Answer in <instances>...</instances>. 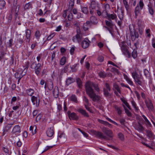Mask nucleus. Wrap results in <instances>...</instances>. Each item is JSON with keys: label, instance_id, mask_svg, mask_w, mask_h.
Segmentation results:
<instances>
[{"label": "nucleus", "instance_id": "nucleus-1", "mask_svg": "<svg viewBox=\"0 0 155 155\" xmlns=\"http://www.w3.org/2000/svg\"><path fill=\"white\" fill-rule=\"evenodd\" d=\"M93 87L97 91H100V89L97 84H95L91 81H87L85 84L86 93L93 101H98L100 100V97L96 94L92 88Z\"/></svg>", "mask_w": 155, "mask_h": 155}, {"label": "nucleus", "instance_id": "nucleus-2", "mask_svg": "<svg viewBox=\"0 0 155 155\" xmlns=\"http://www.w3.org/2000/svg\"><path fill=\"white\" fill-rule=\"evenodd\" d=\"M101 129L103 132L106 134L107 136V137L104 135V134L101 132L96 131L95 134L97 137L100 138L107 140H109L110 138H112L113 137V133L111 130L104 127L102 128Z\"/></svg>", "mask_w": 155, "mask_h": 155}, {"label": "nucleus", "instance_id": "nucleus-3", "mask_svg": "<svg viewBox=\"0 0 155 155\" xmlns=\"http://www.w3.org/2000/svg\"><path fill=\"white\" fill-rule=\"evenodd\" d=\"M128 47L124 42H122L121 45V50L123 53L128 58L131 57L130 53L128 50Z\"/></svg>", "mask_w": 155, "mask_h": 155}, {"label": "nucleus", "instance_id": "nucleus-4", "mask_svg": "<svg viewBox=\"0 0 155 155\" xmlns=\"http://www.w3.org/2000/svg\"><path fill=\"white\" fill-rule=\"evenodd\" d=\"M31 68L32 69H35L36 74L38 75L41 71L42 66L39 63L36 64L35 62H33L31 65Z\"/></svg>", "mask_w": 155, "mask_h": 155}, {"label": "nucleus", "instance_id": "nucleus-5", "mask_svg": "<svg viewBox=\"0 0 155 155\" xmlns=\"http://www.w3.org/2000/svg\"><path fill=\"white\" fill-rule=\"evenodd\" d=\"M82 35L80 32V30H77V34L73 37V41L75 42H77L78 43H80L82 40Z\"/></svg>", "mask_w": 155, "mask_h": 155}, {"label": "nucleus", "instance_id": "nucleus-6", "mask_svg": "<svg viewBox=\"0 0 155 155\" xmlns=\"http://www.w3.org/2000/svg\"><path fill=\"white\" fill-rule=\"evenodd\" d=\"M28 67H26L23 70L22 69H20V70H18V72H16L15 74V77L17 78H21L24 76L27 71Z\"/></svg>", "mask_w": 155, "mask_h": 155}, {"label": "nucleus", "instance_id": "nucleus-7", "mask_svg": "<svg viewBox=\"0 0 155 155\" xmlns=\"http://www.w3.org/2000/svg\"><path fill=\"white\" fill-rule=\"evenodd\" d=\"M139 121H138L137 123L135 124L134 127L138 131H141L144 130V128L142 125L140 124V122L143 120V119L140 117H138Z\"/></svg>", "mask_w": 155, "mask_h": 155}, {"label": "nucleus", "instance_id": "nucleus-8", "mask_svg": "<svg viewBox=\"0 0 155 155\" xmlns=\"http://www.w3.org/2000/svg\"><path fill=\"white\" fill-rule=\"evenodd\" d=\"M105 85V88H103V91L104 95L107 97L110 95V91L111 88L108 83H106Z\"/></svg>", "mask_w": 155, "mask_h": 155}, {"label": "nucleus", "instance_id": "nucleus-9", "mask_svg": "<svg viewBox=\"0 0 155 155\" xmlns=\"http://www.w3.org/2000/svg\"><path fill=\"white\" fill-rule=\"evenodd\" d=\"M67 114L70 119L73 120H78V117L75 113L74 112L71 113L70 111H68Z\"/></svg>", "mask_w": 155, "mask_h": 155}, {"label": "nucleus", "instance_id": "nucleus-10", "mask_svg": "<svg viewBox=\"0 0 155 155\" xmlns=\"http://www.w3.org/2000/svg\"><path fill=\"white\" fill-rule=\"evenodd\" d=\"M129 29L131 39L133 41H134L135 40L136 38H138L139 37V35L135 30H130V28Z\"/></svg>", "mask_w": 155, "mask_h": 155}, {"label": "nucleus", "instance_id": "nucleus-11", "mask_svg": "<svg viewBox=\"0 0 155 155\" xmlns=\"http://www.w3.org/2000/svg\"><path fill=\"white\" fill-rule=\"evenodd\" d=\"M58 140L61 142H64L66 140V137L64 133H58Z\"/></svg>", "mask_w": 155, "mask_h": 155}, {"label": "nucleus", "instance_id": "nucleus-12", "mask_svg": "<svg viewBox=\"0 0 155 155\" xmlns=\"http://www.w3.org/2000/svg\"><path fill=\"white\" fill-rule=\"evenodd\" d=\"M90 43V41L87 38H85L81 42V46L83 48L85 49L87 48Z\"/></svg>", "mask_w": 155, "mask_h": 155}, {"label": "nucleus", "instance_id": "nucleus-13", "mask_svg": "<svg viewBox=\"0 0 155 155\" xmlns=\"http://www.w3.org/2000/svg\"><path fill=\"white\" fill-rule=\"evenodd\" d=\"M145 104L150 111H152L153 110V106L151 101L149 100L148 101H146Z\"/></svg>", "mask_w": 155, "mask_h": 155}, {"label": "nucleus", "instance_id": "nucleus-14", "mask_svg": "<svg viewBox=\"0 0 155 155\" xmlns=\"http://www.w3.org/2000/svg\"><path fill=\"white\" fill-rule=\"evenodd\" d=\"M31 101L33 104L36 107H38L39 104V101L37 102V97L35 96H32L31 97Z\"/></svg>", "mask_w": 155, "mask_h": 155}, {"label": "nucleus", "instance_id": "nucleus-15", "mask_svg": "<svg viewBox=\"0 0 155 155\" xmlns=\"http://www.w3.org/2000/svg\"><path fill=\"white\" fill-rule=\"evenodd\" d=\"M54 134V130L53 128L51 127L48 128L46 131V134L47 136L49 137H52Z\"/></svg>", "mask_w": 155, "mask_h": 155}, {"label": "nucleus", "instance_id": "nucleus-16", "mask_svg": "<svg viewBox=\"0 0 155 155\" xmlns=\"http://www.w3.org/2000/svg\"><path fill=\"white\" fill-rule=\"evenodd\" d=\"M53 96L55 98H57L58 97L59 91L58 88L57 87H54L53 91Z\"/></svg>", "mask_w": 155, "mask_h": 155}, {"label": "nucleus", "instance_id": "nucleus-17", "mask_svg": "<svg viewBox=\"0 0 155 155\" xmlns=\"http://www.w3.org/2000/svg\"><path fill=\"white\" fill-rule=\"evenodd\" d=\"M21 132L20 127L18 125H16L15 126L12 130V132L14 133L17 134Z\"/></svg>", "mask_w": 155, "mask_h": 155}, {"label": "nucleus", "instance_id": "nucleus-18", "mask_svg": "<svg viewBox=\"0 0 155 155\" xmlns=\"http://www.w3.org/2000/svg\"><path fill=\"white\" fill-rule=\"evenodd\" d=\"M117 18V16L116 14L113 13L112 14H109L107 15V18L109 20H114L116 19Z\"/></svg>", "mask_w": 155, "mask_h": 155}, {"label": "nucleus", "instance_id": "nucleus-19", "mask_svg": "<svg viewBox=\"0 0 155 155\" xmlns=\"http://www.w3.org/2000/svg\"><path fill=\"white\" fill-rule=\"evenodd\" d=\"M98 6L95 2H91L90 9H92L93 10H96L97 9Z\"/></svg>", "mask_w": 155, "mask_h": 155}, {"label": "nucleus", "instance_id": "nucleus-20", "mask_svg": "<svg viewBox=\"0 0 155 155\" xmlns=\"http://www.w3.org/2000/svg\"><path fill=\"white\" fill-rule=\"evenodd\" d=\"M135 16L136 18L137 16L140 14V7L138 5L135 8Z\"/></svg>", "mask_w": 155, "mask_h": 155}, {"label": "nucleus", "instance_id": "nucleus-21", "mask_svg": "<svg viewBox=\"0 0 155 155\" xmlns=\"http://www.w3.org/2000/svg\"><path fill=\"white\" fill-rule=\"evenodd\" d=\"M78 111L80 113L84 115V117H89V116L87 113L86 111L82 109H80L78 110Z\"/></svg>", "mask_w": 155, "mask_h": 155}, {"label": "nucleus", "instance_id": "nucleus-22", "mask_svg": "<svg viewBox=\"0 0 155 155\" xmlns=\"http://www.w3.org/2000/svg\"><path fill=\"white\" fill-rule=\"evenodd\" d=\"M74 81V80L73 78L71 77L68 78L66 81V84L67 85H69L73 83Z\"/></svg>", "mask_w": 155, "mask_h": 155}, {"label": "nucleus", "instance_id": "nucleus-23", "mask_svg": "<svg viewBox=\"0 0 155 155\" xmlns=\"http://www.w3.org/2000/svg\"><path fill=\"white\" fill-rule=\"evenodd\" d=\"M124 78L128 84L131 85H133V83L132 81L126 75H124Z\"/></svg>", "mask_w": 155, "mask_h": 155}, {"label": "nucleus", "instance_id": "nucleus-24", "mask_svg": "<svg viewBox=\"0 0 155 155\" xmlns=\"http://www.w3.org/2000/svg\"><path fill=\"white\" fill-rule=\"evenodd\" d=\"M132 75L134 80L138 78H140V77H139V75L136 72L132 73Z\"/></svg>", "mask_w": 155, "mask_h": 155}, {"label": "nucleus", "instance_id": "nucleus-25", "mask_svg": "<svg viewBox=\"0 0 155 155\" xmlns=\"http://www.w3.org/2000/svg\"><path fill=\"white\" fill-rule=\"evenodd\" d=\"M26 92L28 95L30 96H32L34 94V91L33 89L30 88L28 89H27L26 90Z\"/></svg>", "mask_w": 155, "mask_h": 155}, {"label": "nucleus", "instance_id": "nucleus-26", "mask_svg": "<svg viewBox=\"0 0 155 155\" xmlns=\"http://www.w3.org/2000/svg\"><path fill=\"white\" fill-rule=\"evenodd\" d=\"M78 87L81 88L82 85V84L81 79L79 78H77L76 79Z\"/></svg>", "mask_w": 155, "mask_h": 155}, {"label": "nucleus", "instance_id": "nucleus-27", "mask_svg": "<svg viewBox=\"0 0 155 155\" xmlns=\"http://www.w3.org/2000/svg\"><path fill=\"white\" fill-rule=\"evenodd\" d=\"M90 21L92 24H95L97 23V20L96 18L93 16H91L90 18Z\"/></svg>", "mask_w": 155, "mask_h": 155}, {"label": "nucleus", "instance_id": "nucleus-28", "mask_svg": "<svg viewBox=\"0 0 155 155\" xmlns=\"http://www.w3.org/2000/svg\"><path fill=\"white\" fill-rule=\"evenodd\" d=\"M53 87V83L52 81H49L48 83V87L49 90H51Z\"/></svg>", "mask_w": 155, "mask_h": 155}, {"label": "nucleus", "instance_id": "nucleus-29", "mask_svg": "<svg viewBox=\"0 0 155 155\" xmlns=\"http://www.w3.org/2000/svg\"><path fill=\"white\" fill-rule=\"evenodd\" d=\"M98 75L101 78H104L107 76V74L102 71H100L98 73Z\"/></svg>", "mask_w": 155, "mask_h": 155}, {"label": "nucleus", "instance_id": "nucleus-30", "mask_svg": "<svg viewBox=\"0 0 155 155\" xmlns=\"http://www.w3.org/2000/svg\"><path fill=\"white\" fill-rule=\"evenodd\" d=\"M5 5V2L4 0H0V9H2Z\"/></svg>", "mask_w": 155, "mask_h": 155}, {"label": "nucleus", "instance_id": "nucleus-31", "mask_svg": "<svg viewBox=\"0 0 155 155\" xmlns=\"http://www.w3.org/2000/svg\"><path fill=\"white\" fill-rule=\"evenodd\" d=\"M70 100L74 102L77 103V101L76 96L74 95H72L70 97Z\"/></svg>", "mask_w": 155, "mask_h": 155}, {"label": "nucleus", "instance_id": "nucleus-32", "mask_svg": "<svg viewBox=\"0 0 155 155\" xmlns=\"http://www.w3.org/2000/svg\"><path fill=\"white\" fill-rule=\"evenodd\" d=\"M31 35V31L29 29H27L26 32V38L27 39L30 38Z\"/></svg>", "mask_w": 155, "mask_h": 155}, {"label": "nucleus", "instance_id": "nucleus-33", "mask_svg": "<svg viewBox=\"0 0 155 155\" xmlns=\"http://www.w3.org/2000/svg\"><path fill=\"white\" fill-rule=\"evenodd\" d=\"M105 21L106 25L107 26L110 27H111L112 26V21L111 20L110 21L106 20Z\"/></svg>", "mask_w": 155, "mask_h": 155}, {"label": "nucleus", "instance_id": "nucleus-34", "mask_svg": "<svg viewBox=\"0 0 155 155\" xmlns=\"http://www.w3.org/2000/svg\"><path fill=\"white\" fill-rule=\"evenodd\" d=\"M66 61V58L65 57H63L61 60L60 64L62 65H63L64 64Z\"/></svg>", "mask_w": 155, "mask_h": 155}, {"label": "nucleus", "instance_id": "nucleus-35", "mask_svg": "<svg viewBox=\"0 0 155 155\" xmlns=\"http://www.w3.org/2000/svg\"><path fill=\"white\" fill-rule=\"evenodd\" d=\"M148 9L149 10L150 13L152 15H153L154 13V11L151 5H148Z\"/></svg>", "mask_w": 155, "mask_h": 155}, {"label": "nucleus", "instance_id": "nucleus-36", "mask_svg": "<svg viewBox=\"0 0 155 155\" xmlns=\"http://www.w3.org/2000/svg\"><path fill=\"white\" fill-rule=\"evenodd\" d=\"M142 117L144 119L145 121H146V125L149 126L151 125V124L150 122L149 121V120L147 119V117L144 115H143Z\"/></svg>", "mask_w": 155, "mask_h": 155}, {"label": "nucleus", "instance_id": "nucleus-37", "mask_svg": "<svg viewBox=\"0 0 155 155\" xmlns=\"http://www.w3.org/2000/svg\"><path fill=\"white\" fill-rule=\"evenodd\" d=\"M114 88L117 90L118 92L120 94L121 91L120 88L119 87L118 85L116 84H114Z\"/></svg>", "mask_w": 155, "mask_h": 155}, {"label": "nucleus", "instance_id": "nucleus-38", "mask_svg": "<svg viewBox=\"0 0 155 155\" xmlns=\"http://www.w3.org/2000/svg\"><path fill=\"white\" fill-rule=\"evenodd\" d=\"M118 136L119 138L122 140H124V135L121 132H119L118 134Z\"/></svg>", "mask_w": 155, "mask_h": 155}, {"label": "nucleus", "instance_id": "nucleus-39", "mask_svg": "<svg viewBox=\"0 0 155 155\" xmlns=\"http://www.w3.org/2000/svg\"><path fill=\"white\" fill-rule=\"evenodd\" d=\"M82 12L84 14H87L88 13V11L87 7H84L81 8Z\"/></svg>", "mask_w": 155, "mask_h": 155}, {"label": "nucleus", "instance_id": "nucleus-40", "mask_svg": "<svg viewBox=\"0 0 155 155\" xmlns=\"http://www.w3.org/2000/svg\"><path fill=\"white\" fill-rule=\"evenodd\" d=\"M132 56L134 58H136L137 56V52L136 50H133L132 53Z\"/></svg>", "mask_w": 155, "mask_h": 155}, {"label": "nucleus", "instance_id": "nucleus-41", "mask_svg": "<svg viewBox=\"0 0 155 155\" xmlns=\"http://www.w3.org/2000/svg\"><path fill=\"white\" fill-rule=\"evenodd\" d=\"M109 14L107 13L106 10H104L102 11L101 13V15L104 17H107V15Z\"/></svg>", "mask_w": 155, "mask_h": 155}, {"label": "nucleus", "instance_id": "nucleus-42", "mask_svg": "<svg viewBox=\"0 0 155 155\" xmlns=\"http://www.w3.org/2000/svg\"><path fill=\"white\" fill-rule=\"evenodd\" d=\"M31 4L30 3H28L25 4L24 6L25 9H29L30 8H31Z\"/></svg>", "mask_w": 155, "mask_h": 155}, {"label": "nucleus", "instance_id": "nucleus-43", "mask_svg": "<svg viewBox=\"0 0 155 155\" xmlns=\"http://www.w3.org/2000/svg\"><path fill=\"white\" fill-rule=\"evenodd\" d=\"M131 103L133 106L134 107L135 109V110L137 111L138 110V107L136 106V103L134 101H131Z\"/></svg>", "mask_w": 155, "mask_h": 155}, {"label": "nucleus", "instance_id": "nucleus-44", "mask_svg": "<svg viewBox=\"0 0 155 155\" xmlns=\"http://www.w3.org/2000/svg\"><path fill=\"white\" fill-rule=\"evenodd\" d=\"M13 124H7L5 127V129H6L8 131L12 127V126Z\"/></svg>", "mask_w": 155, "mask_h": 155}, {"label": "nucleus", "instance_id": "nucleus-45", "mask_svg": "<svg viewBox=\"0 0 155 155\" xmlns=\"http://www.w3.org/2000/svg\"><path fill=\"white\" fill-rule=\"evenodd\" d=\"M68 19L69 21H71L73 18V15L72 13L70 12L68 16Z\"/></svg>", "mask_w": 155, "mask_h": 155}, {"label": "nucleus", "instance_id": "nucleus-46", "mask_svg": "<svg viewBox=\"0 0 155 155\" xmlns=\"http://www.w3.org/2000/svg\"><path fill=\"white\" fill-rule=\"evenodd\" d=\"M124 107L125 110V112L126 113L127 115L128 116H131V113L127 108H126L124 106Z\"/></svg>", "mask_w": 155, "mask_h": 155}, {"label": "nucleus", "instance_id": "nucleus-47", "mask_svg": "<svg viewBox=\"0 0 155 155\" xmlns=\"http://www.w3.org/2000/svg\"><path fill=\"white\" fill-rule=\"evenodd\" d=\"M99 122L101 124H104L105 125H110L108 122L106 121H104L102 120H100Z\"/></svg>", "mask_w": 155, "mask_h": 155}, {"label": "nucleus", "instance_id": "nucleus-48", "mask_svg": "<svg viewBox=\"0 0 155 155\" xmlns=\"http://www.w3.org/2000/svg\"><path fill=\"white\" fill-rule=\"evenodd\" d=\"M137 25L139 28H142L143 25H142V21L140 19H138L137 21Z\"/></svg>", "mask_w": 155, "mask_h": 155}, {"label": "nucleus", "instance_id": "nucleus-49", "mask_svg": "<svg viewBox=\"0 0 155 155\" xmlns=\"http://www.w3.org/2000/svg\"><path fill=\"white\" fill-rule=\"evenodd\" d=\"M115 108L116 110L117 111L118 113L119 114H121L122 110L120 107L116 106L115 107Z\"/></svg>", "mask_w": 155, "mask_h": 155}, {"label": "nucleus", "instance_id": "nucleus-50", "mask_svg": "<svg viewBox=\"0 0 155 155\" xmlns=\"http://www.w3.org/2000/svg\"><path fill=\"white\" fill-rule=\"evenodd\" d=\"M35 36L36 38L37 39H38L40 36V31H36L35 32Z\"/></svg>", "mask_w": 155, "mask_h": 155}, {"label": "nucleus", "instance_id": "nucleus-51", "mask_svg": "<svg viewBox=\"0 0 155 155\" xmlns=\"http://www.w3.org/2000/svg\"><path fill=\"white\" fill-rule=\"evenodd\" d=\"M140 78H138L137 79L135 80V81L136 83L139 84V85H141L142 82L140 80Z\"/></svg>", "mask_w": 155, "mask_h": 155}, {"label": "nucleus", "instance_id": "nucleus-52", "mask_svg": "<svg viewBox=\"0 0 155 155\" xmlns=\"http://www.w3.org/2000/svg\"><path fill=\"white\" fill-rule=\"evenodd\" d=\"M2 150L5 153L7 154L9 153V151L8 148L3 147H2Z\"/></svg>", "mask_w": 155, "mask_h": 155}, {"label": "nucleus", "instance_id": "nucleus-53", "mask_svg": "<svg viewBox=\"0 0 155 155\" xmlns=\"http://www.w3.org/2000/svg\"><path fill=\"white\" fill-rule=\"evenodd\" d=\"M30 131H31V132L32 133V134H35L36 133V127H35V129L34 130V131H33V127L32 126H31L30 127Z\"/></svg>", "mask_w": 155, "mask_h": 155}, {"label": "nucleus", "instance_id": "nucleus-54", "mask_svg": "<svg viewBox=\"0 0 155 155\" xmlns=\"http://www.w3.org/2000/svg\"><path fill=\"white\" fill-rule=\"evenodd\" d=\"M97 59L99 62H102L104 61V57L102 56H100L98 57Z\"/></svg>", "mask_w": 155, "mask_h": 155}, {"label": "nucleus", "instance_id": "nucleus-55", "mask_svg": "<svg viewBox=\"0 0 155 155\" xmlns=\"http://www.w3.org/2000/svg\"><path fill=\"white\" fill-rule=\"evenodd\" d=\"M139 4L140 6V9H142L143 8V7L144 6V4L143 2L141 0H140Z\"/></svg>", "mask_w": 155, "mask_h": 155}, {"label": "nucleus", "instance_id": "nucleus-56", "mask_svg": "<svg viewBox=\"0 0 155 155\" xmlns=\"http://www.w3.org/2000/svg\"><path fill=\"white\" fill-rule=\"evenodd\" d=\"M83 100L85 102L86 104V105H88L89 104V101L87 98L85 96L84 97Z\"/></svg>", "mask_w": 155, "mask_h": 155}, {"label": "nucleus", "instance_id": "nucleus-57", "mask_svg": "<svg viewBox=\"0 0 155 155\" xmlns=\"http://www.w3.org/2000/svg\"><path fill=\"white\" fill-rule=\"evenodd\" d=\"M74 50H75V47H72L71 48V49L70 50V52L71 54V55H72L74 54Z\"/></svg>", "mask_w": 155, "mask_h": 155}, {"label": "nucleus", "instance_id": "nucleus-58", "mask_svg": "<svg viewBox=\"0 0 155 155\" xmlns=\"http://www.w3.org/2000/svg\"><path fill=\"white\" fill-rule=\"evenodd\" d=\"M74 0H70L69 4V6L73 7L74 6Z\"/></svg>", "mask_w": 155, "mask_h": 155}, {"label": "nucleus", "instance_id": "nucleus-59", "mask_svg": "<svg viewBox=\"0 0 155 155\" xmlns=\"http://www.w3.org/2000/svg\"><path fill=\"white\" fill-rule=\"evenodd\" d=\"M54 35V34H52L50 35H49L47 38V39L48 40H49L50 39H51V38H52Z\"/></svg>", "mask_w": 155, "mask_h": 155}, {"label": "nucleus", "instance_id": "nucleus-60", "mask_svg": "<svg viewBox=\"0 0 155 155\" xmlns=\"http://www.w3.org/2000/svg\"><path fill=\"white\" fill-rule=\"evenodd\" d=\"M14 63V59L13 57L12 56L11 58V59L9 62V64L11 65H12Z\"/></svg>", "mask_w": 155, "mask_h": 155}, {"label": "nucleus", "instance_id": "nucleus-61", "mask_svg": "<svg viewBox=\"0 0 155 155\" xmlns=\"http://www.w3.org/2000/svg\"><path fill=\"white\" fill-rule=\"evenodd\" d=\"M150 30L149 29H148L146 30V33L147 34V36L150 37Z\"/></svg>", "mask_w": 155, "mask_h": 155}, {"label": "nucleus", "instance_id": "nucleus-62", "mask_svg": "<svg viewBox=\"0 0 155 155\" xmlns=\"http://www.w3.org/2000/svg\"><path fill=\"white\" fill-rule=\"evenodd\" d=\"M41 118V115L40 114H38L36 117V120L37 121L39 120Z\"/></svg>", "mask_w": 155, "mask_h": 155}, {"label": "nucleus", "instance_id": "nucleus-63", "mask_svg": "<svg viewBox=\"0 0 155 155\" xmlns=\"http://www.w3.org/2000/svg\"><path fill=\"white\" fill-rule=\"evenodd\" d=\"M144 73L146 77H147V76L149 74V72L147 70L145 69L144 70Z\"/></svg>", "mask_w": 155, "mask_h": 155}, {"label": "nucleus", "instance_id": "nucleus-64", "mask_svg": "<svg viewBox=\"0 0 155 155\" xmlns=\"http://www.w3.org/2000/svg\"><path fill=\"white\" fill-rule=\"evenodd\" d=\"M6 53L4 51H2L1 52V54H0V56L1 57L4 58V56H5Z\"/></svg>", "mask_w": 155, "mask_h": 155}]
</instances>
